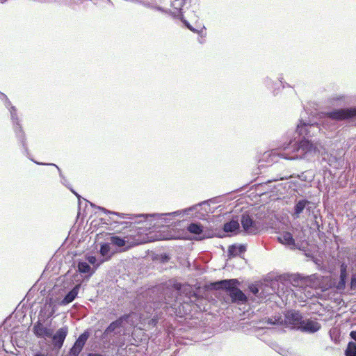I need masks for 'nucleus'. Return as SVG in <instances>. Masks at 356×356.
Listing matches in <instances>:
<instances>
[{
	"label": "nucleus",
	"instance_id": "18",
	"mask_svg": "<svg viewBox=\"0 0 356 356\" xmlns=\"http://www.w3.org/2000/svg\"><path fill=\"white\" fill-rule=\"evenodd\" d=\"M87 339L88 335L86 334H82L75 342L74 346H76V348L82 350Z\"/></svg>",
	"mask_w": 356,
	"mask_h": 356
},
{
	"label": "nucleus",
	"instance_id": "14",
	"mask_svg": "<svg viewBox=\"0 0 356 356\" xmlns=\"http://www.w3.org/2000/svg\"><path fill=\"white\" fill-rule=\"evenodd\" d=\"M79 286H76L72 291H70L66 296L64 298V299L62 300L61 304L62 305H67L72 302L75 298L76 297L78 292H79Z\"/></svg>",
	"mask_w": 356,
	"mask_h": 356
},
{
	"label": "nucleus",
	"instance_id": "26",
	"mask_svg": "<svg viewBox=\"0 0 356 356\" xmlns=\"http://www.w3.org/2000/svg\"><path fill=\"white\" fill-rule=\"evenodd\" d=\"M356 287V278L355 277H352L351 279V288H355Z\"/></svg>",
	"mask_w": 356,
	"mask_h": 356
},
{
	"label": "nucleus",
	"instance_id": "15",
	"mask_svg": "<svg viewBox=\"0 0 356 356\" xmlns=\"http://www.w3.org/2000/svg\"><path fill=\"white\" fill-rule=\"evenodd\" d=\"M209 207V206L206 204V203H202L201 204H198V205H195V207H192V208H190L188 209V210H184V211H175V212H172V213H164V214H160V215H153L152 216V217H162L163 216H179L181 214V213H186L188 211H191V210H197L199 207Z\"/></svg>",
	"mask_w": 356,
	"mask_h": 356
},
{
	"label": "nucleus",
	"instance_id": "20",
	"mask_svg": "<svg viewBox=\"0 0 356 356\" xmlns=\"http://www.w3.org/2000/svg\"><path fill=\"white\" fill-rule=\"evenodd\" d=\"M121 324H122V321L121 320H118V321H116L115 322H113L106 328V330H105V333L106 334H109L111 332L115 331L117 328H118V327H120L121 326Z\"/></svg>",
	"mask_w": 356,
	"mask_h": 356
},
{
	"label": "nucleus",
	"instance_id": "5",
	"mask_svg": "<svg viewBox=\"0 0 356 356\" xmlns=\"http://www.w3.org/2000/svg\"><path fill=\"white\" fill-rule=\"evenodd\" d=\"M111 242L113 245L118 248H124V250L141 243L138 241H131L130 236H128L124 238H120L118 236H112L111 237Z\"/></svg>",
	"mask_w": 356,
	"mask_h": 356
},
{
	"label": "nucleus",
	"instance_id": "13",
	"mask_svg": "<svg viewBox=\"0 0 356 356\" xmlns=\"http://www.w3.org/2000/svg\"><path fill=\"white\" fill-rule=\"evenodd\" d=\"M246 248L244 245H233L229 246L228 254L229 257H235L244 252Z\"/></svg>",
	"mask_w": 356,
	"mask_h": 356
},
{
	"label": "nucleus",
	"instance_id": "9",
	"mask_svg": "<svg viewBox=\"0 0 356 356\" xmlns=\"http://www.w3.org/2000/svg\"><path fill=\"white\" fill-rule=\"evenodd\" d=\"M241 224L244 230L250 234H255L257 228L255 227L252 220L248 215H243L241 218Z\"/></svg>",
	"mask_w": 356,
	"mask_h": 356
},
{
	"label": "nucleus",
	"instance_id": "27",
	"mask_svg": "<svg viewBox=\"0 0 356 356\" xmlns=\"http://www.w3.org/2000/svg\"><path fill=\"white\" fill-rule=\"evenodd\" d=\"M350 337L356 341V331H352L350 332Z\"/></svg>",
	"mask_w": 356,
	"mask_h": 356
},
{
	"label": "nucleus",
	"instance_id": "8",
	"mask_svg": "<svg viewBox=\"0 0 356 356\" xmlns=\"http://www.w3.org/2000/svg\"><path fill=\"white\" fill-rule=\"evenodd\" d=\"M301 315L300 313L296 311H289L285 314V323L293 325H300V322L302 320Z\"/></svg>",
	"mask_w": 356,
	"mask_h": 356
},
{
	"label": "nucleus",
	"instance_id": "10",
	"mask_svg": "<svg viewBox=\"0 0 356 356\" xmlns=\"http://www.w3.org/2000/svg\"><path fill=\"white\" fill-rule=\"evenodd\" d=\"M188 230L191 233L196 234L197 236V238L199 240H202L204 238L209 237V236H207L204 232L203 227L199 224H191L188 227Z\"/></svg>",
	"mask_w": 356,
	"mask_h": 356
},
{
	"label": "nucleus",
	"instance_id": "2",
	"mask_svg": "<svg viewBox=\"0 0 356 356\" xmlns=\"http://www.w3.org/2000/svg\"><path fill=\"white\" fill-rule=\"evenodd\" d=\"M346 268V265L342 264L341 266L340 280L337 283L332 282L328 277H320L316 275H313L305 280V284L307 286L314 289L318 288L322 291L334 287L337 290L343 291L346 286V278L347 277Z\"/></svg>",
	"mask_w": 356,
	"mask_h": 356
},
{
	"label": "nucleus",
	"instance_id": "12",
	"mask_svg": "<svg viewBox=\"0 0 356 356\" xmlns=\"http://www.w3.org/2000/svg\"><path fill=\"white\" fill-rule=\"evenodd\" d=\"M278 241L284 245H289L291 248H294L295 241L293 238L292 234L290 232H284L278 236Z\"/></svg>",
	"mask_w": 356,
	"mask_h": 356
},
{
	"label": "nucleus",
	"instance_id": "23",
	"mask_svg": "<svg viewBox=\"0 0 356 356\" xmlns=\"http://www.w3.org/2000/svg\"><path fill=\"white\" fill-rule=\"evenodd\" d=\"M110 252V245L107 243H105L101 246L100 253L102 256L105 257Z\"/></svg>",
	"mask_w": 356,
	"mask_h": 356
},
{
	"label": "nucleus",
	"instance_id": "21",
	"mask_svg": "<svg viewBox=\"0 0 356 356\" xmlns=\"http://www.w3.org/2000/svg\"><path fill=\"white\" fill-rule=\"evenodd\" d=\"M312 127H314V126L312 124H303L301 125H298L297 130L299 132V134L301 135H302V134L307 135L308 132H309V129H311Z\"/></svg>",
	"mask_w": 356,
	"mask_h": 356
},
{
	"label": "nucleus",
	"instance_id": "3",
	"mask_svg": "<svg viewBox=\"0 0 356 356\" xmlns=\"http://www.w3.org/2000/svg\"><path fill=\"white\" fill-rule=\"evenodd\" d=\"M237 283L236 280H226L220 282L218 284L221 288L229 291V296L233 301L244 302L246 300V296L240 289L236 287Z\"/></svg>",
	"mask_w": 356,
	"mask_h": 356
},
{
	"label": "nucleus",
	"instance_id": "19",
	"mask_svg": "<svg viewBox=\"0 0 356 356\" xmlns=\"http://www.w3.org/2000/svg\"><path fill=\"white\" fill-rule=\"evenodd\" d=\"M346 356H356V344L354 342H350L346 350Z\"/></svg>",
	"mask_w": 356,
	"mask_h": 356
},
{
	"label": "nucleus",
	"instance_id": "33",
	"mask_svg": "<svg viewBox=\"0 0 356 356\" xmlns=\"http://www.w3.org/2000/svg\"><path fill=\"white\" fill-rule=\"evenodd\" d=\"M186 25H187L188 28H189L191 30L193 31L192 28L188 24H186Z\"/></svg>",
	"mask_w": 356,
	"mask_h": 356
},
{
	"label": "nucleus",
	"instance_id": "17",
	"mask_svg": "<svg viewBox=\"0 0 356 356\" xmlns=\"http://www.w3.org/2000/svg\"><path fill=\"white\" fill-rule=\"evenodd\" d=\"M308 203L306 200H300L298 202L295 207V211L294 215L296 217H298V216L303 211L304 209L305 208L307 204Z\"/></svg>",
	"mask_w": 356,
	"mask_h": 356
},
{
	"label": "nucleus",
	"instance_id": "11",
	"mask_svg": "<svg viewBox=\"0 0 356 356\" xmlns=\"http://www.w3.org/2000/svg\"><path fill=\"white\" fill-rule=\"evenodd\" d=\"M34 333L40 337H49L52 335L51 329L44 327L42 323H38L33 327Z\"/></svg>",
	"mask_w": 356,
	"mask_h": 356
},
{
	"label": "nucleus",
	"instance_id": "6",
	"mask_svg": "<svg viewBox=\"0 0 356 356\" xmlns=\"http://www.w3.org/2000/svg\"><path fill=\"white\" fill-rule=\"evenodd\" d=\"M298 328L304 332L314 333L320 330L321 325L315 320L305 319L300 322Z\"/></svg>",
	"mask_w": 356,
	"mask_h": 356
},
{
	"label": "nucleus",
	"instance_id": "29",
	"mask_svg": "<svg viewBox=\"0 0 356 356\" xmlns=\"http://www.w3.org/2000/svg\"><path fill=\"white\" fill-rule=\"evenodd\" d=\"M34 356H47V355L44 353H36Z\"/></svg>",
	"mask_w": 356,
	"mask_h": 356
},
{
	"label": "nucleus",
	"instance_id": "24",
	"mask_svg": "<svg viewBox=\"0 0 356 356\" xmlns=\"http://www.w3.org/2000/svg\"><path fill=\"white\" fill-rule=\"evenodd\" d=\"M81 349H79V348H76V346L74 345V346L71 349V353L74 356H77L79 355V353L81 352Z\"/></svg>",
	"mask_w": 356,
	"mask_h": 356
},
{
	"label": "nucleus",
	"instance_id": "16",
	"mask_svg": "<svg viewBox=\"0 0 356 356\" xmlns=\"http://www.w3.org/2000/svg\"><path fill=\"white\" fill-rule=\"evenodd\" d=\"M239 229V223L237 220H231L230 222L225 224L224 231L225 232H236Z\"/></svg>",
	"mask_w": 356,
	"mask_h": 356
},
{
	"label": "nucleus",
	"instance_id": "7",
	"mask_svg": "<svg viewBox=\"0 0 356 356\" xmlns=\"http://www.w3.org/2000/svg\"><path fill=\"white\" fill-rule=\"evenodd\" d=\"M67 332L68 330L67 327H61L57 330L55 334L52 337L55 347L58 348H60L62 347Z\"/></svg>",
	"mask_w": 356,
	"mask_h": 356
},
{
	"label": "nucleus",
	"instance_id": "22",
	"mask_svg": "<svg viewBox=\"0 0 356 356\" xmlns=\"http://www.w3.org/2000/svg\"><path fill=\"white\" fill-rule=\"evenodd\" d=\"M78 268L81 273H89L90 270V266L86 262H80Z\"/></svg>",
	"mask_w": 356,
	"mask_h": 356
},
{
	"label": "nucleus",
	"instance_id": "31",
	"mask_svg": "<svg viewBox=\"0 0 356 356\" xmlns=\"http://www.w3.org/2000/svg\"><path fill=\"white\" fill-rule=\"evenodd\" d=\"M312 296H314V294H312H312L306 295V296H307V298L312 297Z\"/></svg>",
	"mask_w": 356,
	"mask_h": 356
},
{
	"label": "nucleus",
	"instance_id": "4",
	"mask_svg": "<svg viewBox=\"0 0 356 356\" xmlns=\"http://www.w3.org/2000/svg\"><path fill=\"white\" fill-rule=\"evenodd\" d=\"M327 115L333 120H343L356 116V108H346L336 110L327 113Z\"/></svg>",
	"mask_w": 356,
	"mask_h": 356
},
{
	"label": "nucleus",
	"instance_id": "30",
	"mask_svg": "<svg viewBox=\"0 0 356 356\" xmlns=\"http://www.w3.org/2000/svg\"><path fill=\"white\" fill-rule=\"evenodd\" d=\"M159 239H170L169 237H162V238H159Z\"/></svg>",
	"mask_w": 356,
	"mask_h": 356
},
{
	"label": "nucleus",
	"instance_id": "25",
	"mask_svg": "<svg viewBox=\"0 0 356 356\" xmlns=\"http://www.w3.org/2000/svg\"><path fill=\"white\" fill-rule=\"evenodd\" d=\"M88 260L90 264H94L96 261V258L95 257L90 256L88 257Z\"/></svg>",
	"mask_w": 356,
	"mask_h": 356
},
{
	"label": "nucleus",
	"instance_id": "1",
	"mask_svg": "<svg viewBox=\"0 0 356 356\" xmlns=\"http://www.w3.org/2000/svg\"><path fill=\"white\" fill-rule=\"evenodd\" d=\"M322 145L312 143L309 140L302 139L299 143H294L284 148L282 156L289 160L300 159L306 155H315L321 152Z\"/></svg>",
	"mask_w": 356,
	"mask_h": 356
},
{
	"label": "nucleus",
	"instance_id": "28",
	"mask_svg": "<svg viewBox=\"0 0 356 356\" xmlns=\"http://www.w3.org/2000/svg\"><path fill=\"white\" fill-rule=\"evenodd\" d=\"M251 290L254 294L258 292V289L257 288H252Z\"/></svg>",
	"mask_w": 356,
	"mask_h": 356
},
{
	"label": "nucleus",
	"instance_id": "32",
	"mask_svg": "<svg viewBox=\"0 0 356 356\" xmlns=\"http://www.w3.org/2000/svg\"><path fill=\"white\" fill-rule=\"evenodd\" d=\"M90 356H102L100 355L95 354V355H90Z\"/></svg>",
	"mask_w": 356,
	"mask_h": 356
}]
</instances>
